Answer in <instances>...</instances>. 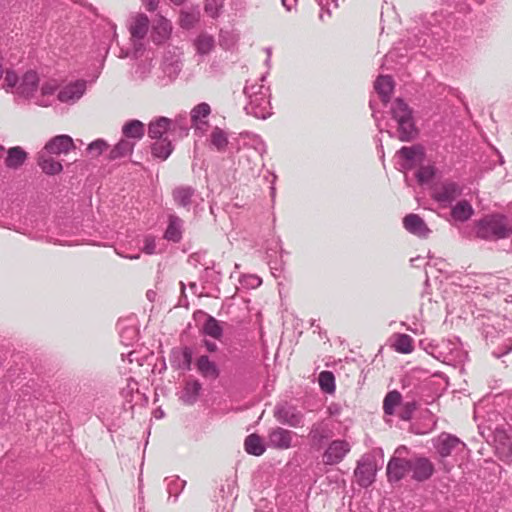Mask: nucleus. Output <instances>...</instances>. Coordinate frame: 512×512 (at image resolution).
Listing matches in <instances>:
<instances>
[{
  "label": "nucleus",
  "mask_w": 512,
  "mask_h": 512,
  "mask_svg": "<svg viewBox=\"0 0 512 512\" xmlns=\"http://www.w3.org/2000/svg\"><path fill=\"white\" fill-rule=\"evenodd\" d=\"M475 227L477 237L484 240L503 239L512 234V224L500 214L486 215Z\"/></svg>",
  "instance_id": "nucleus-1"
},
{
  "label": "nucleus",
  "mask_w": 512,
  "mask_h": 512,
  "mask_svg": "<svg viewBox=\"0 0 512 512\" xmlns=\"http://www.w3.org/2000/svg\"><path fill=\"white\" fill-rule=\"evenodd\" d=\"M392 114L398 123L400 140L410 141L415 135L411 109L403 100L397 99L393 104Z\"/></svg>",
  "instance_id": "nucleus-2"
},
{
  "label": "nucleus",
  "mask_w": 512,
  "mask_h": 512,
  "mask_svg": "<svg viewBox=\"0 0 512 512\" xmlns=\"http://www.w3.org/2000/svg\"><path fill=\"white\" fill-rule=\"evenodd\" d=\"M404 451L406 447H398L387 464L386 472L389 482H398L410 474V459L401 456Z\"/></svg>",
  "instance_id": "nucleus-3"
},
{
  "label": "nucleus",
  "mask_w": 512,
  "mask_h": 512,
  "mask_svg": "<svg viewBox=\"0 0 512 512\" xmlns=\"http://www.w3.org/2000/svg\"><path fill=\"white\" fill-rule=\"evenodd\" d=\"M351 451V445L343 439H336L330 442L322 455L325 465H336L344 460Z\"/></svg>",
  "instance_id": "nucleus-4"
},
{
  "label": "nucleus",
  "mask_w": 512,
  "mask_h": 512,
  "mask_svg": "<svg viewBox=\"0 0 512 512\" xmlns=\"http://www.w3.org/2000/svg\"><path fill=\"white\" fill-rule=\"evenodd\" d=\"M410 474L413 480L423 482L431 478L435 472L434 464L430 459L416 456L410 459Z\"/></svg>",
  "instance_id": "nucleus-5"
},
{
  "label": "nucleus",
  "mask_w": 512,
  "mask_h": 512,
  "mask_svg": "<svg viewBox=\"0 0 512 512\" xmlns=\"http://www.w3.org/2000/svg\"><path fill=\"white\" fill-rule=\"evenodd\" d=\"M40 86V76L35 70L26 71L21 77L17 86V94L24 98L35 96Z\"/></svg>",
  "instance_id": "nucleus-6"
},
{
  "label": "nucleus",
  "mask_w": 512,
  "mask_h": 512,
  "mask_svg": "<svg viewBox=\"0 0 512 512\" xmlns=\"http://www.w3.org/2000/svg\"><path fill=\"white\" fill-rule=\"evenodd\" d=\"M294 433L281 427L270 430L268 435V446L274 449L285 450L291 447Z\"/></svg>",
  "instance_id": "nucleus-7"
},
{
  "label": "nucleus",
  "mask_w": 512,
  "mask_h": 512,
  "mask_svg": "<svg viewBox=\"0 0 512 512\" xmlns=\"http://www.w3.org/2000/svg\"><path fill=\"white\" fill-rule=\"evenodd\" d=\"M74 148L73 139L68 135H58L50 139L42 150L51 155L67 154Z\"/></svg>",
  "instance_id": "nucleus-8"
},
{
  "label": "nucleus",
  "mask_w": 512,
  "mask_h": 512,
  "mask_svg": "<svg viewBox=\"0 0 512 512\" xmlns=\"http://www.w3.org/2000/svg\"><path fill=\"white\" fill-rule=\"evenodd\" d=\"M86 90V83L83 80H78L73 83H70L63 87L58 95L57 98L59 101L68 103V102H75L78 99L82 97Z\"/></svg>",
  "instance_id": "nucleus-9"
},
{
  "label": "nucleus",
  "mask_w": 512,
  "mask_h": 512,
  "mask_svg": "<svg viewBox=\"0 0 512 512\" xmlns=\"http://www.w3.org/2000/svg\"><path fill=\"white\" fill-rule=\"evenodd\" d=\"M354 474L360 486L368 487L375 480L376 466L371 461L359 462Z\"/></svg>",
  "instance_id": "nucleus-10"
},
{
  "label": "nucleus",
  "mask_w": 512,
  "mask_h": 512,
  "mask_svg": "<svg viewBox=\"0 0 512 512\" xmlns=\"http://www.w3.org/2000/svg\"><path fill=\"white\" fill-rule=\"evenodd\" d=\"M172 120L166 117H160L149 124L148 135L152 139H164L169 138V135L173 132Z\"/></svg>",
  "instance_id": "nucleus-11"
},
{
  "label": "nucleus",
  "mask_w": 512,
  "mask_h": 512,
  "mask_svg": "<svg viewBox=\"0 0 512 512\" xmlns=\"http://www.w3.org/2000/svg\"><path fill=\"white\" fill-rule=\"evenodd\" d=\"M403 226L407 231L419 237H426L430 232L423 219L417 214H408L405 216Z\"/></svg>",
  "instance_id": "nucleus-12"
},
{
  "label": "nucleus",
  "mask_w": 512,
  "mask_h": 512,
  "mask_svg": "<svg viewBox=\"0 0 512 512\" xmlns=\"http://www.w3.org/2000/svg\"><path fill=\"white\" fill-rule=\"evenodd\" d=\"M461 443L460 439L448 433H442L436 439V449L442 458L448 457Z\"/></svg>",
  "instance_id": "nucleus-13"
},
{
  "label": "nucleus",
  "mask_w": 512,
  "mask_h": 512,
  "mask_svg": "<svg viewBox=\"0 0 512 512\" xmlns=\"http://www.w3.org/2000/svg\"><path fill=\"white\" fill-rule=\"evenodd\" d=\"M37 164L41 168L42 172L47 175H56L63 170L62 164L53 159L52 155L48 152L44 153V150H41L38 153Z\"/></svg>",
  "instance_id": "nucleus-14"
},
{
  "label": "nucleus",
  "mask_w": 512,
  "mask_h": 512,
  "mask_svg": "<svg viewBox=\"0 0 512 512\" xmlns=\"http://www.w3.org/2000/svg\"><path fill=\"white\" fill-rule=\"evenodd\" d=\"M172 25L171 22L164 17H159L153 25L151 38L156 44L165 42L171 34Z\"/></svg>",
  "instance_id": "nucleus-15"
},
{
  "label": "nucleus",
  "mask_w": 512,
  "mask_h": 512,
  "mask_svg": "<svg viewBox=\"0 0 512 512\" xmlns=\"http://www.w3.org/2000/svg\"><path fill=\"white\" fill-rule=\"evenodd\" d=\"M28 159V153L20 146L11 147L7 150L5 165L9 169H19Z\"/></svg>",
  "instance_id": "nucleus-16"
},
{
  "label": "nucleus",
  "mask_w": 512,
  "mask_h": 512,
  "mask_svg": "<svg viewBox=\"0 0 512 512\" xmlns=\"http://www.w3.org/2000/svg\"><path fill=\"white\" fill-rule=\"evenodd\" d=\"M245 451L254 456H261L264 454L266 447L263 439L258 434H250L244 440Z\"/></svg>",
  "instance_id": "nucleus-17"
},
{
  "label": "nucleus",
  "mask_w": 512,
  "mask_h": 512,
  "mask_svg": "<svg viewBox=\"0 0 512 512\" xmlns=\"http://www.w3.org/2000/svg\"><path fill=\"white\" fill-rule=\"evenodd\" d=\"M375 90L383 102H388L394 89V82L390 76H379L374 84Z\"/></svg>",
  "instance_id": "nucleus-18"
},
{
  "label": "nucleus",
  "mask_w": 512,
  "mask_h": 512,
  "mask_svg": "<svg viewBox=\"0 0 512 512\" xmlns=\"http://www.w3.org/2000/svg\"><path fill=\"white\" fill-rule=\"evenodd\" d=\"M60 87V82L55 78H47L40 81L39 90L40 91V99L38 101V104L41 106H48V104L45 102V98L48 96L53 95L58 88Z\"/></svg>",
  "instance_id": "nucleus-19"
},
{
  "label": "nucleus",
  "mask_w": 512,
  "mask_h": 512,
  "mask_svg": "<svg viewBox=\"0 0 512 512\" xmlns=\"http://www.w3.org/2000/svg\"><path fill=\"white\" fill-rule=\"evenodd\" d=\"M149 19L144 14H138L134 17L130 26V33L133 38L143 39L147 34Z\"/></svg>",
  "instance_id": "nucleus-20"
},
{
  "label": "nucleus",
  "mask_w": 512,
  "mask_h": 512,
  "mask_svg": "<svg viewBox=\"0 0 512 512\" xmlns=\"http://www.w3.org/2000/svg\"><path fill=\"white\" fill-rule=\"evenodd\" d=\"M152 145V154L161 160H166L173 152V145L168 137L164 139H155Z\"/></svg>",
  "instance_id": "nucleus-21"
},
{
  "label": "nucleus",
  "mask_w": 512,
  "mask_h": 512,
  "mask_svg": "<svg viewBox=\"0 0 512 512\" xmlns=\"http://www.w3.org/2000/svg\"><path fill=\"white\" fill-rule=\"evenodd\" d=\"M123 135L128 139L139 140L144 136V124L139 120H131L122 128Z\"/></svg>",
  "instance_id": "nucleus-22"
},
{
  "label": "nucleus",
  "mask_w": 512,
  "mask_h": 512,
  "mask_svg": "<svg viewBox=\"0 0 512 512\" xmlns=\"http://www.w3.org/2000/svg\"><path fill=\"white\" fill-rule=\"evenodd\" d=\"M452 217L457 221H467L474 213L472 205L466 201H459L452 209Z\"/></svg>",
  "instance_id": "nucleus-23"
},
{
  "label": "nucleus",
  "mask_w": 512,
  "mask_h": 512,
  "mask_svg": "<svg viewBox=\"0 0 512 512\" xmlns=\"http://www.w3.org/2000/svg\"><path fill=\"white\" fill-rule=\"evenodd\" d=\"M182 220L176 216H170L169 225L165 231L164 237L173 242H179L182 237Z\"/></svg>",
  "instance_id": "nucleus-24"
},
{
  "label": "nucleus",
  "mask_w": 512,
  "mask_h": 512,
  "mask_svg": "<svg viewBox=\"0 0 512 512\" xmlns=\"http://www.w3.org/2000/svg\"><path fill=\"white\" fill-rule=\"evenodd\" d=\"M402 395L399 391L393 390L386 394L383 400V411L386 415H394L395 408L401 404Z\"/></svg>",
  "instance_id": "nucleus-25"
},
{
  "label": "nucleus",
  "mask_w": 512,
  "mask_h": 512,
  "mask_svg": "<svg viewBox=\"0 0 512 512\" xmlns=\"http://www.w3.org/2000/svg\"><path fill=\"white\" fill-rule=\"evenodd\" d=\"M134 149V142L128 139L120 140L109 153V159L115 160L131 154Z\"/></svg>",
  "instance_id": "nucleus-26"
},
{
  "label": "nucleus",
  "mask_w": 512,
  "mask_h": 512,
  "mask_svg": "<svg viewBox=\"0 0 512 512\" xmlns=\"http://www.w3.org/2000/svg\"><path fill=\"white\" fill-rule=\"evenodd\" d=\"M198 371L204 376L209 378H216L218 376V369L214 362L210 361L207 356H201L196 362Z\"/></svg>",
  "instance_id": "nucleus-27"
},
{
  "label": "nucleus",
  "mask_w": 512,
  "mask_h": 512,
  "mask_svg": "<svg viewBox=\"0 0 512 512\" xmlns=\"http://www.w3.org/2000/svg\"><path fill=\"white\" fill-rule=\"evenodd\" d=\"M461 190L459 186L455 183H445L441 186L440 190L437 192V199L439 201H451L459 196Z\"/></svg>",
  "instance_id": "nucleus-28"
},
{
  "label": "nucleus",
  "mask_w": 512,
  "mask_h": 512,
  "mask_svg": "<svg viewBox=\"0 0 512 512\" xmlns=\"http://www.w3.org/2000/svg\"><path fill=\"white\" fill-rule=\"evenodd\" d=\"M203 332L214 339H220L223 335V328L217 319L208 316L203 325Z\"/></svg>",
  "instance_id": "nucleus-29"
},
{
  "label": "nucleus",
  "mask_w": 512,
  "mask_h": 512,
  "mask_svg": "<svg viewBox=\"0 0 512 512\" xmlns=\"http://www.w3.org/2000/svg\"><path fill=\"white\" fill-rule=\"evenodd\" d=\"M393 348L399 353L409 354L414 349L413 339L407 334H399L396 336Z\"/></svg>",
  "instance_id": "nucleus-30"
},
{
  "label": "nucleus",
  "mask_w": 512,
  "mask_h": 512,
  "mask_svg": "<svg viewBox=\"0 0 512 512\" xmlns=\"http://www.w3.org/2000/svg\"><path fill=\"white\" fill-rule=\"evenodd\" d=\"M214 38L208 34H201L195 41V47L200 54H208L214 48Z\"/></svg>",
  "instance_id": "nucleus-31"
},
{
  "label": "nucleus",
  "mask_w": 512,
  "mask_h": 512,
  "mask_svg": "<svg viewBox=\"0 0 512 512\" xmlns=\"http://www.w3.org/2000/svg\"><path fill=\"white\" fill-rule=\"evenodd\" d=\"M211 113V108L207 103H200L191 110V120L197 125L202 123Z\"/></svg>",
  "instance_id": "nucleus-32"
},
{
  "label": "nucleus",
  "mask_w": 512,
  "mask_h": 512,
  "mask_svg": "<svg viewBox=\"0 0 512 512\" xmlns=\"http://www.w3.org/2000/svg\"><path fill=\"white\" fill-rule=\"evenodd\" d=\"M224 4L225 0H206L204 11L211 18H218L223 11Z\"/></svg>",
  "instance_id": "nucleus-33"
},
{
  "label": "nucleus",
  "mask_w": 512,
  "mask_h": 512,
  "mask_svg": "<svg viewBox=\"0 0 512 512\" xmlns=\"http://www.w3.org/2000/svg\"><path fill=\"white\" fill-rule=\"evenodd\" d=\"M318 381L323 391L327 393H333L335 391V378L332 372L322 371L319 374Z\"/></svg>",
  "instance_id": "nucleus-34"
},
{
  "label": "nucleus",
  "mask_w": 512,
  "mask_h": 512,
  "mask_svg": "<svg viewBox=\"0 0 512 512\" xmlns=\"http://www.w3.org/2000/svg\"><path fill=\"white\" fill-rule=\"evenodd\" d=\"M173 195L180 205L186 206L193 195V190L189 187H179L174 191Z\"/></svg>",
  "instance_id": "nucleus-35"
},
{
  "label": "nucleus",
  "mask_w": 512,
  "mask_h": 512,
  "mask_svg": "<svg viewBox=\"0 0 512 512\" xmlns=\"http://www.w3.org/2000/svg\"><path fill=\"white\" fill-rule=\"evenodd\" d=\"M211 142L218 150H222L226 147L228 140L221 129L215 128L211 133Z\"/></svg>",
  "instance_id": "nucleus-36"
},
{
  "label": "nucleus",
  "mask_w": 512,
  "mask_h": 512,
  "mask_svg": "<svg viewBox=\"0 0 512 512\" xmlns=\"http://www.w3.org/2000/svg\"><path fill=\"white\" fill-rule=\"evenodd\" d=\"M109 145L102 139H98L92 143H90L87 147V151L91 154L92 157H99L104 151L108 149Z\"/></svg>",
  "instance_id": "nucleus-37"
},
{
  "label": "nucleus",
  "mask_w": 512,
  "mask_h": 512,
  "mask_svg": "<svg viewBox=\"0 0 512 512\" xmlns=\"http://www.w3.org/2000/svg\"><path fill=\"white\" fill-rule=\"evenodd\" d=\"M415 410H416L415 402H406L405 404L402 405V407L400 409L399 417L404 421H408L412 418V415Z\"/></svg>",
  "instance_id": "nucleus-38"
},
{
  "label": "nucleus",
  "mask_w": 512,
  "mask_h": 512,
  "mask_svg": "<svg viewBox=\"0 0 512 512\" xmlns=\"http://www.w3.org/2000/svg\"><path fill=\"white\" fill-rule=\"evenodd\" d=\"M155 250H156V242H155V238L153 236H146L145 239H144V246H143V251L146 253V254H153L155 253Z\"/></svg>",
  "instance_id": "nucleus-39"
},
{
  "label": "nucleus",
  "mask_w": 512,
  "mask_h": 512,
  "mask_svg": "<svg viewBox=\"0 0 512 512\" xmlns=\"http://www.w3.org/2000/svg\"><path fill=\"white\" fill-rule=\"evenodd\" d=\"M434 171L430 166L421 167L418 172V178L421 182L428 181L433 177Z\"/></svg>",
  "instance_id": "nucleus-40"
},
{
  "label": "nucleus",
  "mask_w": 512,
  "mask_h": 512,
  "mask_svg": "<svg viewBox=\"0 0 512 512\" xmlns=\"http://www.w3.org/2000/svg\"><path fill=\"white\" fill-rule=\"evenodd\" d=\"M5 82L8 87H14L17 89V86L20 82V77H18L14 72H7L5 76ZM15 93L17 94V90H15Z\"/></svg>",
  "instance_id": "nucleus-41"
},
{
  "label": "nucleus",
  "mask_w": 512,
  "mask_h": 512,
  "mask_svg": "<svg viewBox=\"0 0 512 512\" xmlns=\"http://www.w3.org/2000/svg\"><path fill=\"white\" fill-rule=\"evenodd\" d=\"M201 389V385L198 382H192L187 385V391H191L193 394L197 395Z\"/></svg>",
  "instance_id": "nucleus-42"
},
{
  "label": "nucleus",
  "mask_w": 512,
  "mask_h": 512,
  "mask_svg": "<svg viewBox=\"0 0 512 512\" xmlns=\"http://www.w3.org/2000/svg\"><path fill=\"white\" fill-rule=\"evenodd\" d=\"M400 153L407 159L413 158V149L409 147H403L400 150Z\"/></svg>",
  "instance_id": "nucleus-43"
},
{
  "label": "nucleus",
  "mask_w": 512,
  "mask_h": 512,
  "mask_svg": "<svg viewBox=\"0 0 512 512\" xmlns=\"http://www.w3.org/2000/svg\"><path fill=\"white\" fill-rule=\"evenodd\" d=\"M204 345H205V347L207 348V350H208L209 352H215V351L217 350V345H216V343H214V342H211V341L205 340V341H204Z\"/></svg>",
  "instance_id": "nucleus-44"
},
{
  "label": "nucleus",
  "mask_w": 512,
  "mask_h": 512,
  "mask_svg": "<svg viewBox=\"0 0 512 512\" xmlns=\"http://www.w3.org/2000/svg\"><path fill=\"white\" fill-rule=\"evenodd\" d=\"M157 6H158V0H150L147 4V9L149 11H154V10H156Z\"/></svg>",
  "instance_id": "nucleus-45"
},
{
  "label": "nucleus",
  "mask_w": 512,
  "mask_h": 512,
  "mask_svg": "<svg viewBox=\"0 0 512 512\" xmlns=\"http://www.w3.org/2000/svg\"><path fill=\"white\" fill-rule=\"evenodd\" d=\"M300 423V418L298 416H293V419L289 421V424L292 426H296Z\"/></svg>",
  "instance_id": "nucleus-46"
},
{
  "label": "nucleus",
  "mask_w": 512,
  "mask_h": 512,
  "mask_svg": "<svg viewBox=\"0 0 512 512\" xmlns=\"http://www.w3.org/2000/svg\"><path fill=\"white\" fill-rule=\"evenodd\" d=\"M4 152L5 148L2 145H0V159L3 157Z\"/></svg>",
  "instance_id": "nucleus-47"
},
{
  "label": "nucleus",
  "mask_w": 512,
  "mask_h": 512,
  "mask_svg": "<svg viewBox=\"0 0 512 512\" xmlns=\"http://www.w3.org/2000/svg\"><path fill=\"white\" fill-rule=\"evenodd\" d=\"M172 2H174L175 4H180L182 3L184 0H171Z\"/></svg>",
  "instance_id": "nucleus-48"
}]
</instances>
